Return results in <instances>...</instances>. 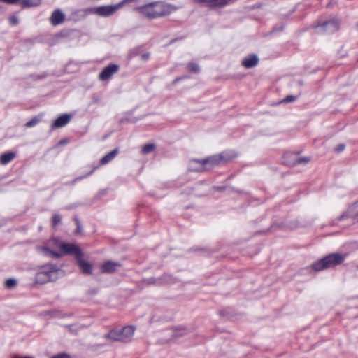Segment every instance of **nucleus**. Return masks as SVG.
<instances>
[{
  "instance_id": "obj_1",
  "label": "nucleus",
  "mask_w": 358,
  "mask_h": 358,
  "mask_svg": "<svg viewBox=\"0 0 358 358\" xmlns=\"http://www.w3.org/2000/svg\"><path fill=\"white\" fill-rule=\"evenodd\" d=\"M63 275V271L57 265L47 264L39 268L36 273L34 282L42 285L49 282H55Z\"/></svg>"
},
{
  "instance_id": "obj_2",
  "label": "nucleus",
  "mask_w": 358,
  "mask_h": 358,
  "mask_svg": "<svg viewBox=\"0 0 358 358\" xmlns=\"http://www.w3.org/2000/svg\"><path fill=\"white\" fill-rule=\"evenodd\" d=\"M346 258V255L341 253H331L315 261L311 265V268L316 272L334 268L341 265Z\"/></svg>"
},
{
  "instance_id": "obj_3",
  "label": "nucleus",
  "mask_w": 358,
  "mask_h": 358,
  "mask_svg": "<svg viewBox=\"0 0 358 358\" xmlns=\"http://www.w3.org/2000/svg\"><path fill=\"white\" fill-rule=\"evenodd\" d=\"M139 10L142 15L148 18H157L169 15L172 8L169 5L157 2L141 6Z\"/></svg>"
},
{
  "instance_id": "obj_4",
  "label": "nucleus",
  "mask_w": 358,
  "mask_h": 358,
  "mask_svg": "<svg viewBox=\"0 0 358 358\" xmlns=\"http://www.w3.org/2000/svg\"><path fill=\"white\" fill-rule=\"evenodd\" d=\"M236 157L237 153L234 151H225L219 155H213L203 159L206 167H208L209 170L214 166L222 163H227Z\"/></svg>"
},
{
  "instance_id": "obj_5",
  "label": "nucleus",
  "mask_w": 358,
  "mask_h": 358,
  "mask_svg": "<svg viewBox=\"0 0 358 358\" xmlns=\"http://www.w3.org/2000/svg\"><path fill=\"white\" fill-rule=\"evenodd\" d=\"M189 331L187 329L182 326L173 327L167 329L163 332L161 343L164 344L175 342L178 338L187 335Z\"/></svg>"
},
{
  "instance_id": "obj_6",
  "label": "nucleus",
  "mask_w": 358,
  "mask_h": 358,
  "mask_svg": "<svg viewBox=\"0 0 358 358\" xmlns=\"http://www.w3.org/2000/svg\"><path fill=\"white\" fill-rule=\"evenodd\" d=\"M120 8L121 4L102 6L92 8L91 12L100 16L108 17L115 13Z\"/></svg>"
},
{
  "instance_id": "obj_7",
  "label": "nucleus",
  "mask_w": 358,
  "mask_h": 358,
  "mask_svg": "<svg viewBox=\"0 0 358 358\" xmlns=\"http://www.w3.org/2000/svg\"><path fill=\"white\" fill-rule=\"evenodd\" d=\"M59 249L63 255H73L76 259L83 257L81 250L73 243H62Z\"/></svg>"
},
{
  "instance_id": "obj_8",
  "label": "nucleus",
  "mask_w": 358,
  "mask_h": 358,
  "mask_svg": "<svg viewBox=\"0 0 358 358\" xmlns=\"http://www.w3.org/2000/svg\"><path fill=\"white\" fill-rule=\"evenodd\" d=\"M315 27L317 29L321 28V32L331 34L338 30L339 22L337 20H332L326 21L321 24H317Z\"/></svg>"
},
{
  "instance_id": "obj_9",
  "label": "nucleus",
  "mask_w": 358,
  "mask_h": 358,
  "mask_svg": "<svg viewBox=\"0 0 358 358\" xmlns=\"http://www.w3.org/2000/svg\"><path fill=\"white\" fill-rule=\"evenodd\" d=\"M119 70V66L115 64H110L105 67L99 75L101 80L105 81L109 80Z\"/></svg>"
},
{
  "instance_id": "obj_10",
  "label": "nucleus",
  "mask_w": 358,
  "mask_h": 358,
  "mask_svg": "<svg viewBox=\"0 0 358 358\" xmlns=\"http://www.w3.org/2000/svg\"><path fill=\"white\" fill-rule=\"evenodd\" d=\"M135 328L132 326H128L118 330L119 341L127 343L131 341Z\"/></svg>"
},
{
  "instance_id": "obj_11",
  "label": "nucleus",
  "mask_w": 358,
  "mask_h": 358,
  "mask_svg": "<svg viewBox=\"0 0 358 358\" xmlns=\"http://www.w3.org/2000/svg\"><path fill=\"white\" fill-rule=\"evenodd\" d=\"M188 171L194 172H202L208 170L204 162V159H191L188 163Z\"/></svg>"
},
{
  "instance_id": "obj_12",
  "label": "nucleus",
  "mask_w": 358,
  "mask_h": 358,
  "mask_svg": "<svg viewBox=\"0 0 358 358\" xmlns=\"http://www.w3.org/2000/svg\"><path fill=\"white\" fill-rule=\"evenodd\" d=\"M351 217L358 222V201L353 203L348 209L338 217L339 220Z\"/></svg>"
},
{
  "instance_id": "obj_13",
  "label": "nucleus",
  "mask_w": 358,
  "mask_h": 358,
  "mask_svg": "<svg viewBox=\"0 0 358 358\" xmlns=\"http://www.w3.org/2000/svg\"><path fill=\"white\" fill-rule=\"evenodd\" d=\"M65 20V15L64 13L59 8L55 9L52 13L49 22L53 26H57L62 24Z\"/></svg>"
},
{
  "instance_id": "obj_14",
  "label": "nucleus",
  "mask_w": 358,
  "mask_h": 358,
  "mask_svg": "<svg viewBox=\"0 0 358 358\" xmlns=\"http://www.w3.org/2000/svg\"><path fill=\"white\" fill-rule=\"evenodd\" d=\"M258 63V57L255 54H251L242 60L241 64L246 69H251L256 66Z\"/></svg>"
},
{
  "instance_id": "obj_15",
  "label": "nucleus",
  "mask_w": 358,
  "mask_h": 358,
  "mask_svg": "<svg viewBox=\"0 0 358 358\" xmlns=\"http://www.w3.org/2000/svg\"><path fill=\"white\" fill-rule=\"evenodd\" d=\"M71 115L69 114H63L57 117L52 123V129H57L66 125L71 120Z\"/></svg>"
},
{
  "instance_id": "obj_16",
  "label": "nucleus",
  "mask_w": 358,
  "mask_h": 358,
  "mask_svg": "<svg viewBox=\"0 0 358 358\" xmlns=\"http://www.w3.org/2000/svg\"><path fill=\"white\" fill-rule=\"evenodd\" d=\"M76 261L83 274L90 275L92 273V265L90 262L84 260L83 257L76 259Z\"/></svg>"
},
{
  "instance_id": "obj_17",
  "label": "nucleus",
  "mask_w": 358,
  "mask_h": 358,
  "mask_svg": "<svg viewBox=\"0 0 358 358\" xmlns=\"http://www.w3.org/2000/svg\"><path fill=\"white\" fill-rule=\"evenodd\" d=\"M120 266V264L117 262L107 261L101 266V271L102 273H111L115 272Z\"/></svg>"
},
{
  "instance_id": "obj_18",
  "label": "nucleus",
  "mask_w": 358,
  "mask_h": 358,
  "mask_svg": "<svg viewBox=\"0 0 358 358\" xmlns=\"http://www.w3.org/2000/svg\"><path fill=\"white\" fill-rule=\"evenodd\" d=\"M198 1L206 3L210 7H222L231 3L232 0H198Z\"/></svg>"
},
{
  "instance_id": "obj_19",
  "label": "nucleus",
  "mask_w": 358,
  "mask_h": 358,
  "mask_svg": "<svg viewBox=\"0 0 358 358\" xmlns=\"http://www.w3.org/2000/svg\"><path fill=\"white\" fill-rule=\"evenodd\" d=\"M283 162L289 166L297 165V154L286 152L283 155Z\"/></svg>"
},
{
  "instance_id": "obj_20",
  "label": "nucleus",
  "mask_w": 358,
  "mask_h": 358,
  "mask_svg": "<svg viewBox=\"0 0 358 358\" xmlns=\"http://www.w3.org/2000/svg\"><path fill=\"white\" fill-rule=\"evenodd\" d=\"M118 152L119 150L117 148H115L114 150H111L110 152H108L101 158V159L100 160V164L104 165L109 163L117 156Z\"/></svg>"
},
{
  "instance_id": "obj_21",
  "label": "nucleus",
  "mask_w": 358,
  "mask_h": 358,
  "mask_svg": "<svg viewBox=\"0 0 358 358\" xmlns=\"http://www.w3.org/2000/svg\"><path fill=\"white\" fill-rule=\"evenodd\" d=\"M16 156L15 152H8L3 153L0 156V163L1 164H7L10 162Z\"/></svg>"
},
{
  "instance_id": "obj_22",
  "label": "nucleus",
  "mask_w": 358,
  "mask_h": 358,
  "mask_svg": "<svg viewBox=\"0 0 358 358\" xmlns=\"http://www.w3.org/2000/svg\"><path fill=\"white\" fill-rule=\"evenodd\" d=\"M38 250L39 252H41V253H43L44 255L50 257L59 258L62 256L61 254L55 252L50 250L47 247H40L38 248Z\"/></svg>"
},
{
  "instance_id": "obj_23",
  "label": "nucleus",
  "mask_w": 358,
  "mask_h": 358,
  "mask_svg": "<svg viewBox=\"0 0 358 358\" xmlns=\"http://www.w3.org/2000/svg\"><path fill=\"white\" fill-rule=\"evenodd\" d=\"M106 340L109 342L119 341L118 330H111L108 334H106L103 337Z\"/></svg>"
},
{
  "instance_id": "obj_24",
  "label": "nucleus",
  "mask_w": 358,
  "mask_h": 358,
  "mask_svg": "<svg viewBox=\"0 0 358 358\" xmlns=\"http://www.w3.org/2000/svg\"><path fill=\"white\" fill-rule=\"evenodd\" d=\"M41 0H20L22 7H33L40 5Z\"/></svg>"
},
{
  "instance_id": "obj_25",
  "label": "nucleus",
  "mask_w": 358,
  "mask_h": 358,
  "mask_svg": "<svg viewBox=\"0 0 358 358\" xmlns=\"http://www.w3.org/2000/svg\"><path fill=\"white\" fill-rule=\"evenodd\" d=\"M42 115H36L32 117L29 122L25 124L27 127H32L39 123L41 120Z\"/></svg>"
},
{
  "instance_id": "obj_26",
  "label": "nucleus",
  "mask_w": 358,
  "mask_h": 358,
  "mask_svg": "<svg viewBox=\"0 0 358 358\" xmlns=\"http://www.w3.org/2000/svg\"><path fill=\"white\" fill-rule=\"evenodd\" d=\"M155 148V145L153 143H149L145 145L141 150V153L143 155H147L150 152H152Z\"/></svg>"
},
{
  "instance_id": "obj_27",
  "label": "nucleus",
  "mask_w": 358,
  "mask_h": 358,
  "mask_svg": "<svg viewBox=\"0 0 358 358\" xmlns=\"http://www.w3.org/2000/svg\"><path fill=\"white\" fill-rule=\"evenodd\" d=\"M187 68L189 71L193 73H198L200 71L199 65L193 62L189 63L187 66Z\"/></svg>"
},
{
  "instance_id": "obj_28",
  "label": "nucleus",
  "mask_w": 358,
  "mask_h": 358,
  "mask_svg": "<svg viewBox=\"0 0 358 358\" xmlns=\"http://www.w3.org/2000/svg\"><path fill=\"white\" fill-rule=\"evenodd\" d=\"M17 284V282L15 279L10 278L6 281L5 285L8 289L13 288Z\"/></svg>"
},
{
  "instance_id": "obj_29",
  "label": "nucleus",
  "mask_w": 358,
  "mask_h": 358,
  "mask_svg": "<svg viewBox=\"0 0 358 358\" xmlns=\"http://www.w3.org/2000/svg\"><path fill=\"white\" fill-rule=\"evenodd\" d=\"M61 222V216L55 214L52 216V224L54 227L58 225Z\"/></svg>"
},
{
  "instance_id": "obj_30",
  "label": "nucleus",
  "mask_w": 358,
  "mask_h": 358,
  "mask_svg": "<svg viewBox=\"0 0 358 358\" xmlns=\"http://www.w3.org/2000/svg\"><path fill=\"white\" fill-rule=\"evenodd\" d=\"M310 158L308 157H299L297 155V164H307L310 162Z\"/></svg>"
},
{
  "instance_id": "obj_31",
  "label": "nucleus",
  "mask_w": 358,
  "mask_h": 358,
  "mask_svg": "<svg viewBox=\"0 0 358 358\" xmlns=\"http://www.w3.org/2000/svg\"><path fill=\"white\" fill-rule=\"evenodd\" d=\"M296 99V96L289 95V96H286V97H285V98L282 101V102H285V103H290V102H293V101H294Z\"/></svg>"
},
{
  "instance_id": "obj_32",
  "label": "nucleus",
  "mask_w": 358,
  "mask_h": 358,
  "mask_svg": "<svg viewBox=\"0 0 358 358\" xmlns=\"http://www.w3.org/2000/svg\"><path fill=\"white\" fill-rule=\"evenodd\" d=\"M9 22L11 25H17L19 22L18 17L15 15H12L9 17Z\"/></svg>"
},
{
  "instance_id": "obj_33",
  "label": "nucleus",
  "mask_w": 358,
  "mask_h": 358,
  "mask_svg": "<svg viewBox=\"0 0 358 358\" xmlns=\"http://www.w3.org/2000/svg\"><path fill=\"white\" fill-rule=\"evenodd\" d=\"M74 220H75V222H76V226H77L76 231L78 233H80L81 230H82L81 224H80L79 220L77 217H75Z\"/></svg>"
},
{
  "instance_id": "obj_34",
  "label": "nucleus",
  "mask_w": 358,
  "mask_h": 358,
  "mask_svg": "<svg viewBox=\"0 0 358 358\" xmlns=\"http://www.w3.org/2000/svg\"><path fill=\"white\" fill-rule=\"evenodd\" d=\"M0 1L7 4H16L17 3L20 2V0H0Z\"/></svg>"
},
{
  "instance_id": "obj_35",
  "label": "nucleus",
  "mask_w": 358,
  "mask_h": 358,
  "mask_svg": "<svg viewBox=\"0 0 358 358\" xmlns=\"http://www.w3.org/2000/svg\"><path fill=\"white\" fill-rule=\"evenodd\" d=\"M10 358H34V357H29V356L23 357V356H20L17 354H12V355H10Z\"/></svg>"
},
{
  "instance_id": "obj_36",
  "label": "nucleus",
  "mask_w": 358,
  "mask_h": 358,
  "mask_svg": "<svg viewBox=\"0 0 358 358\" xmlns=\"http://www.w3.org/2000/svg\"><path fill=\"white\" fill-rule=\"evenodd\" d=\"M52 358H70V357L66 354H59V355L52 357Z\"/></svg>"
},
{
  "instance_id": "obj_37",
  "label": "nucleus",
  "mask_w": 358,
  "mask_h": 358,
  "mask_svg": "<svg viewBox=\"0 0 358 358\" xmlns=\"http://www.w3.org/2000/svg\"><path fill=\"white\" fill-rule=\"evenodd\" d=\"M344 148H345V145H343V144H340V145H338L336 147V150L337 152H341V151H343V150H344Z\"/></svg>"
},
{
  "instance_id": "obj_38",
  "label": "nucleus",
  "mask_w": 358,
  "mask_h": 358,
  "mask_svg": "<svg viewBox=\"0 0 358 358\" xmlns=\"http://www.w3.org/2000/svg\"><path fill=\"white\" fill-rule=\"evenodd\" d=\"M85 176H80L78 178H75L72 182H69L70 185H73L76 181L80 180L83 178H84Z\"/></svg>"
},
{
  "instance_id": "obj_39",
  "label": "nucleus",
  "mask_w": 358,
  "mask_h": 358,
  "mask_svg": "<svg viewBox=\"0 0 358 358\" xmlns=\"http://www.w3.org/2000/svg\"><path fill=\"white\" fill-rule=\"evenodd\" d=\"M150 57V54L149 53H144L141 55V58L143 59V60H147Z\"/></svg>"
},
{
  "instance_id": "obj_40",
  "label": "nucleus",
  "mask_w": 358,
  "mask_h": 358,
  "mask_svg": "<svg viewBox=\"0 0 358 358\" xmlns=\"http://www.w3.org/2000/svg\"><path fill=\"white\" fill-rule=\"evenodd\" d=\"M182 78H177L174 80V83H177L178 81L180 80Z\"/></svg>"
},
{
  "instance_id": "obj_41",
  "label": "nucleus",
  "mask_w": 358,
  "mask_h": 358,
  "mask_svg": "<svg viewBox=\"0 0 358 358\" xmlns=\"http://www.w3.org/2000/svg\"><path fill=\"white\" fill-rule=\"evenodd\" d=\"M154 282V280L153 279H150L149 280V283H153Z\"/></svg>"
},
{
  "instance_id": "obj_42",
  "label": "nucleus",
  "mask_w": 358,
  "mask_h": 358,
  "mask_svg": "<svg viewBox=\"0 0 358 358\" xmlns=\"http://www.w3.org/2000/svg\"><path fill=\"white\" fill-rule=\"evenodd\" d=\"M71 327H72L71 325H70V326H66V327H67L68 329H69V330H71Z\"/></svg>"
},
{
  "instance_id": "obj_43",
  "label": "nucleus",
  "mask_w": 358,
  "mask_h": 358,
  "mask_svg": "<svg viewBox=\"0 0 358 358\" xmlns=\"http://www.w3.org/2000/svg\"><path fill=\"white\" fill-rule=\"evenodd\" d=\"M93 172V170L92 171H90L87 175H90L91 173H92Z\"/></svg>"
},
{
  "instance_id": "obj_44",
  "label": "nucleus",
  "mask_w": 358,
  "mask_h": 358,
  "mask_svg": "<svg viewBox=\"0 0 358 358\" xmlns=\"http://www.w3.org/2000/svg\"><path fill=\"white\" fill-rule=\"evenodd\" d=\"M357 26L358 27V22H357Z\"/></svg>"
},
{
  "instance_id": "obj_45",
  "label": "nucleus",
  "mask_w": 358,
  "mask_h": 358,
  "mask_svg": "<svg viewBox=\"0 0 358 358\" xmlns=\"http://www.w3.org/2000/svg\"><path fill=\"white\" fill-rule=\"evenodd\" d=\"M1 225H2V224H0V227H1Z\"/></svg>"
},
{
  "instance_id": "obj_46",
  "label": "nucleus",
  "mask_w": 358,
  "mask_h": 358,
  "mask_svg": "<svg viewBox=\"0 0 358 358\" xmlns=\"http://www.w3.org/2000/svg\"><path fill=\"white\" fill-rule=\"evenodd\" d=\"M357 268H358V265H357Z\"/></svg>"
}]
</instances>
